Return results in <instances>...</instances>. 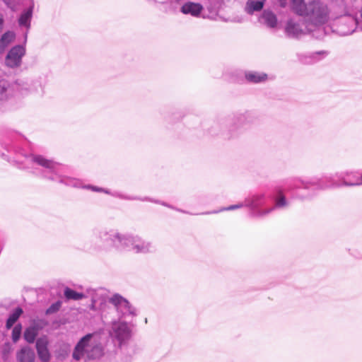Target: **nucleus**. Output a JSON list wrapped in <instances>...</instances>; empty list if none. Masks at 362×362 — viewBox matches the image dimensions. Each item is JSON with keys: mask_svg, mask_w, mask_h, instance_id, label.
<instances>
[{"mask_svg": "<svg viewBox=\"0 0 362 362\" xmlns=\"http://www.w3.org/2000/svg\"><path fill=\"white\" fill-rule=\"evenodd\" d=\"M103 354V347L94 338L93 334H88L76 344L72 357L76 361L90 360L100 358Z\"/></svg>", "mask_w": 362, "mask_h": 362, "instance_id": "obj_4", "label": "nucleus"}, {"mask_svg": "<svg viewBox=\"0 0 362 362\" xmlns=\"http://www.w3.org/2000/svg\"><path fill=\"white\" fill-rule=\"evenodd\" d=\"M288 205V202L286 197L280 192L279 197L275 200V205L273 206L275 208H283Z\"/></svg>", "mask_w": 362, "mask_h": 362, "instance_id": "obj_27", "label": "nucleus"}, {"mask_svg": "<svg viewBox=\"0 0 362 362\" xmlns=\"http://www.w3.org/2000/svg\"><path fill=\"white\" fill-rule=\"evenodd\" d=\"M17 362H35V354L29 346L22 347L16 353Z\"/></svg>", "mask_w": 362, "mask_h": 362, "instance_id": "obj_14", "label": "nucleus"}, {"mask_svg": "<svg viewBox=\"0 0 362 362\" xmlns=\"http://www.w3.org/2000/svg\"><path fill=\"white\" fill-rule=\"evenodd\" d=\"M15 34L12 31L6 32L0 39V53L14 40Z\"/></svg>", "mask_w": 362, "mask_h": 362, "instance_id": "obj_20", "label": "nucleus"}, {"mask_svg": "<svg viewBox=\"0 0 362 362\" xmlns=\"http://www.w3.org/2000/svg\"><path fill=\"white\" fill-rule=\"evenodd\" d=\"M64 296L69 300H78L82 299L84 297V295L81 293H78L69 288H66L64 290Z\"/></svg>", "mask_w": 362, "mask_h": 362, "instance_id": "obj_24", "label": "nucleus"}, {"mask_svg": "<svg viewBox=\"0 0 362 362\" xmlns=\"http://www.w3.org/2000/svg\"><path fill=\"white\" fill-rule=\"evenodd\" d=\"M37 333L38 331L37 328L35 327H30L27 328L24 332V339L27 342L30 344L33 343L35 340Z\"/></svg>", "mask_w": 362, "mask_h": 362, "instance_id": "obj_23", "label": "nucleus"}, {"mask_svg": "<svg viewBox=\"0 0 362 362\" xmlns=\"http://www.w3.org/2000/svg\"><path fill=\"white\" fill-rule=\"evenodd\" d=\"M265 203V195L264 194H257L252 197L245 200V206H248L252 211L253 216L256 217H263L274 210V207H270L266 209H259Z\"/></svg>", "mask_w": 362, "mask_h": 362, "instance_id": "obj_7", "label": "nucleus"}, {"mask_svg": "<svg viewBox=\"0 0 362 362\" xmlns=\"http://www.w3.org/2000/svg\"><path fill=\"white\" fill-rule=\"evenodd\" d=\"M246 118L245 115H240L233 118L228 127V133L226 137L228 139L235 138L238 136L245 123Z\"/></svg>", "mask_w": 362, "mask_h": 362, "instance_id": "obj_12", "label": "nucleus"}, {"mask_svg": "<svg viewBox=\"0 0 362 362\" xmlns=\"http://www.w3.org/2000/svg\"><path fill=\"white\" fill-rule=\"evenodd\" d=\"M109 302L117 313V320L128 321L137 315L136 308L119 294L113 295Z\"/></svg>", "mask_w": 362, "mask_h": 362, "instance_id": "obj_5", "label": "nucleus"}, {"mask_svg": "<svg viewBox=\"0 0 362 362\" xmlns=\"http://www.w3.org/2000/svg\"><path fill=\"white\" fill-rule=\"evenodd\" d=\"M9 83L5 80L0 81V103L6 100L9 97Z\"/></svg>", "mask_w": 362, "mask_h": 362, "instance_id": "obj_22", "label": "nucleus"}, {"mask_svg": "<svg viewBox=\"0 0 362 362\" xmlns=\"http://www.w3.org/2000/svg\"><path fill=\"white\" fill-rule=\"evenodd\" d=\"M21 154L23 158L21 159V158H18L16 160V163L19 168L30 170L32 173H36L35 166L39 165L43 168L41 171V175L52 181L71 187H82L90 189L95 192L110 194V191L109 189L90 185H82L80 180L62 175V165L52 160L46 158L43 156Z\"/></svg>", "mask_w": 362, "mask_h": 362, "instance_id": "obj_1", "label": "nucleus"}, {"mask_svg": "<svg viewBox=\"0 0 362 362\" xmlns=\"http://www.w3.org/2000/svg\"><path fill=\"white\" fill-rule=\"evenodd\" d=\"M62 303L60 301H57L53 304H52L46 310L47 314H52L56 313L61 308Z\"/></svg>", "mask_w": 362, "mask_h": 362, "instance_id": "obj_30", "label": "nucleus"}, {"mask_svg": "<svg viewBox=\"0 0 362 362\" xmlns=\"http://www.w3.org/2000/svg\"><path fill=\"white\" fill-rule=\"evenodd\" d=\"M34 6V0H29L28 7L23 10L18 18L19 25L25 27L27 30L30 27Z\"/></svg>", "mask_w": 362, "mask_h": 362, "instance_id": "obj_13", "label": "nucleus"}, {"mask_svg": "<svg viewBox=\"0 0 362 362\" xmlns=\"http://www.w3.org/2000/svg\"><path fill=\"white\" fill-rule=\"evenodd\" d=\"M48 346L49 340L47 336H42L37 339L35 348L38 358L42 362H49L51 358Z\"/></svg>", "mask_w": 362, "mask_h": 362, "instance_id": "obj_11", "label": "nucleus"}, {"mask_svg": "<svg viewBox=\"0 0 362 362\" xmlns=\"http://www.w3.org/2000/svg\"><path fill=\"white\" fill-rule=\"evenodd\" d=\"M292 11L303 16L307 23V30L313 37L320 39L325 34L324 25L329 21L330 9L328 5L321 0H291Z\"/></svg>", "mask_w": 362, "mask_h": 362, "instance_id": "obj_2", "label": "nucleus"}, {"mask_svg": "<svg viewBox=\"0 0 362 362\" xmlns=\"http://www.w3.org/2000/svg\"><path fill=\"white\" fill-rule=\"evenodd\" d=\"M259 21L270 28H276L278 23L276 15L269 10H264L262 12L259 18Z\"/></svg>", "mask_w": 362, "mask_h": 362, "instance_id": "obj_15", "label": "nucleus"}, {"mask_svg": "<svg viewBox=\"0 0 362 362\" xmlns=\"http://www.w3.org/2000/svg\"><path fill=\"white\" fill-rule=\"evenodd\" d=\"M4 22V16H3V15L0 13V31L1 30V29H2V28H3Z\"/></svg>", "mask_w": 362, "mask_h": 362, "instance_id": "obj_33", "label": "nucleus"}, {"mask_svg": "<svg viewBox=\"0 0 362 362\" xmlns=\"http://www.w3.org/2000/svg\"><path fill=\"white\" fill-rule=\"evenodd\" d=\"M203 10V6L198 3L187 2L181 7V11L184 14H189L197 17Z\"/></svg>", "mask_w": 362, "mask_h": 362, "instance_id": "obj_17", "label": "nucleus"}, {"mask_svg": "<svg viewBox=\"0 0 362 362\" xmlns=\"http://www.w3.org/2000/svg\"><path fill=\"white\" fill-rule=\"evenodd\" d=\"M267 0H247L244 7V11L248 15H253L256 12L261 11Z\"/></svg>", "mask_w": 362, "mask_h": 362, "instance_id": "obj_16", "label": "nucleus"}, {"mask_svg": "<svg viewBox=\"0 0 362 362\" xmlns=\"http://www.w3.org/2000/svg\"><path fill=\"white\" fill-rule=\"evenodd\" d=\"M285 32L290 37H298L307 33L311 35V32L307 30V23L305 21L301 25L293 19H290L287 21Z\"/></svg>", "mask_w": 362, "mask_h": 362, "instance_id": "obj_10", "label": "nucleus"}, {"mask_svg": "<svg viewBox=\"0 0 362 362\" xmlns=\"http://www.w3.org/2000/svg\"><path fill=\"white\" fill-rule=\"evenodd\" d=\"M243 206H245V203L244 204H234V205H230L228 207H226V208H223L218 211H214L213 213H217V212H219V211H231V210H235V209H240Z\"/></svg>", "mask_w": 362, "mask_h": 362, "instance_id": "obj_31", "label": "nucleus"}, {"mask_svg": "<svg viewBox=\"0 0 362 362\" xmlns=\"http://www.w3.org/2000/svg\"><path fill=\"white\" fill-rule=\"evenodd\" d=\"M23 313V310L20 308H17L8 317L6 327L8 329H11L15 322L18 320L19 317Z\"/></svg>", "mask_w": 362, "mask_h": 362, "instance_id": "obj_21", "label": "nucleus"}, {"mask_svg": "<svg viewBox=\"0 0 362 362\" xmlns=\"http://www.w3.org/2000/svg\"><path fill=\"white\" fill-rule=\"evenodd\" d=\"M12 351L11 345L9 343H5L1 347L0 352L1 358L4 361L8 360L9 356Z\"/></svg>", "mask_w": 362, "mask_h": 362, "instance_id": "obj_26", "label": "nucleus"}, {"mask_svg": "<svg viewBox=\"0 0 362 362\" xmlns=\"http://www.w3.org/2000/svg\"><path fill=\"white\" fill-rule=\"evenodd\" d=\"M4 2L10 8L12 11H16L18 9L21 0H3Z\"/></svg>", "mask_w": 362, "mask_h": 362, "instance_id": "obj_29", "label": "nucleus"}, {"mask_svg": "<svg viewBox=\"0 0 362 362\" xmlns=\"http://www.w3.org/2000/svg\"><path fill=\"white\" fill-rule=\"evenodd\" d=\"M105 300L103 295L94 291L92 293L90 309L93 310H102L104 308Z\"/></svg>", "mask_w": 362, "mask_h": 362, "instance_id": "obj_18", "label": "nucleus"}, {"mask_svg": "<svg viewBox=\"0 0 362 362\" xmlns=\"http://www.w3.org/2000/svg\"><path fill=\"white\" fill-rule=\"evenodd\" d=\"M280 4L282 7H284L286 5V0H279Z\"/></svg>", "mask_w": 362, "mask_h": 362, "instance_id": "obj_34", "label": "nucleus"}, {"mask_svg": "<svg viewBox=\"0 0 362 362\" xmlns=\"http://www.w3.org/2000/svg\"><path fill=\"white\" fill-rule=\"evenodd\" d=\"M245 76L247 81L255 83L264 82L267 79L266 74L257 71H247Z\"/></svg>", "mask_w": 362, "mask_h": 362, "instance_id": "obj_19", "label": "nucleus"}, {"mask_svg": "<svg viewBox=\"0 0 362 362\" xmlns=\"http://www.w3.org/2000/svg\"><path fill=\"white\" fill-rule=\"evenodd\" d=\"M328 55V52L325 50L312 52L309 54V61H305L308 63L317 62L320 59H324Z\"/></svg>", "mask_w": 362, "mask_h": 362, "instance_id": "obj_25", "label": "nucleus"}, {"mask_svg": "<svg viewBox=\"0 0 362 362\" xmlns=\"http://www.w3.org/2000/svg\"><path fill=\"white\" fill-rule=\"evenodd\" d=\"M110 194L112 195V197H117V198H119L122 199H136L134 197L126 196L119 192H110Z\"/></svg>", "mask_w": 362, "mask_h": 362, "instance_id": "obj_32", "label": "nucleus"}, {"mask_svg": "<svg viewBox=\"0 0 362 362\" xmlns=\"http://www.w3.org/2000/svg\"><path fill=\"white\" fill-rule=\"evenodd\" d=\"M25 47L23 45H16L7 53L5 57V64L11 69L21 66L22 59L25 54Z\"/></svg>", "mask_w": 362, "mask_h": 362, "instance_id": "obj_9", "label": "nucleus"}, {"mask_svg": "<svg viewBox=\"0 0 362 362\" xmlns=\"http://www.w3.org/2000/svg\"><path fill=\"white\" fill-rule=\"evenodd\" d=\"M358 22L351 15H344L339 18L334 24L336 32L340 35H348L354 32Z\"/></svg>", "mask_w": 362, "mask_h": 362, "instance_id": "obj_8", "label": "nucleus"}, {"mask_svg": "<svg viewBox=\"0 0 362 362\" xmlns=\"http://www.w3.org/2000/svg\"><path fill=\"white\" fill-rule=\"evenodd\" d=\"M361 30H362V27L361 28Z\"/></svg>", "mask_w": 362, "mask_h": 362, "instance_id": "obj_36", "label": "nucleus"}, {"mask_svg": "<svg viewBox=\"0 0 362 362\" xmlns=\"http://www.w3.org/2000/svg\"><path fill=\"white\" fill-rule=\"evenodd\" d=\"M142 201H146V200H148L147 198H145V199H141Z\"/></svg>", "mask_w": 362, "mask_h": 362, "instance_id": "obj_35", "label": "nucleus"}, {"mask_svg": "<svg viewBox=\"0 0 362 362\" xmlns=\"http://www.w3.org/2000/svg\"><path fill=\"white\" fill-rule=\"evenodd\" d=\"M95 238L101 243H110L120 250H129L136 254H148L154 251V246L151 241L137 235L121 233L112 228L98 230L95 233Z\"/></svg>", "mask_w": 362, "mask_h": 362, "instance_id": "obj_3", "label": "nucleus"}, {"mask_svg": "<svg viewBox=\"0 0 362 362\" xmlns=\"http://www.w3.org/2000/svg\"><path fill=\"white\" fill-rule=\"evenodd\" d=\"M22 326L21 324L16 325L12 330V340L13 342H17L21 335Z\"/></svg>", "mask_w": 362, "mask_h": 362, "instance_id": "obj_28", "label": "nucleus"}, {"mask_svg": "<svg viewBox=\"0 0 362 362\" xmlns=\"http://www.w3.org/2000/svg\"><path fill=\"white\" fill-rule=\"evenodd\" d=\"M109 334L113 340L122 346L131 338L132 329L127 321L113 320L111 322Z\"/></svg>", "mask_w": 362, "mask_h": 362, "instance_id": "obj_6", "label": "nucleus"}]
</instances>
